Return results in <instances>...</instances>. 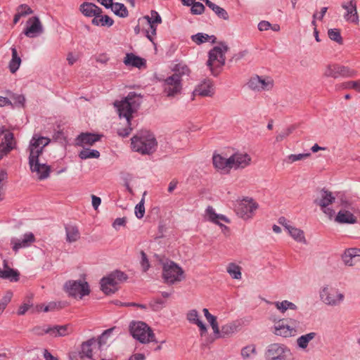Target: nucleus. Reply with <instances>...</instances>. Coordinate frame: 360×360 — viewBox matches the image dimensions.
<instances>
[{
	"instance_id": "1",
	"label": "nucleus",
	"mask_w": 360,
	"mask_h": 360,
	"mask_svg": "<svg viewBox=\"0 0 360 360\" xmlns=\"http://www.w3.org/2000/svg\"><path fill=\"white\" fill-rule=\"evenodd\" d=\"M51 140L48 137L34 134L32 137L28 150L29 165L32 172H35L39 179L42 180L49 177L51 168L46 163L39 162V157L42 154L44 148L48 146Z\"/></svg>"
},
{
	"instance_id": "2",
	"label": "nucleus",
	"mask_w": 360,
	"mask_h": 360,
	"mask_svg": "<svg viewBox=\"0 0 360 360\" xmlns=\"http://www.w3.org/2000/svg\"><path fill=\"white\" fill-rule=\"evenodd\" d=\"M141 98L135 92H129L127 96L120 101L115 102L120 117H124L127 124V127L120 128L117 130L119 136L122 137L128 136L131 130V119L132 114L136 112L141 105Z\"/></svg>"
},
{
	"instance_id": "3",
	"label": "nucleus",
	"mask_w": 360,
	"mask_h": 360,
	"mask_svg": "<svg viewBox=\"0 0 360 360\" xmlns=\"http://www.w3.org/2000/svg\"><path fill=\"white\" fill-rule=\"evenodd\" d=\"M131 141L133 150L142 155L153 153L158 145L155 136L148 131H139Z\"/></svg>"
},
{
	"instance_id": "4",
	"label": "nucleus",
	"mask_w": 360,
	"mask_h": 360,
	"mask_svg": "<svg viewBox=\"0 0 360 360\" xmlns=\"http://www.w3.org/2000/svg\"><path fill=\"white\" fill-rule=\"evenodd\" d=\"M129 331L132 337L142 344L157 342L153 330L143 321L131 322L129 325Z\"/></svg>"
},
{
	"instance_id": "5",
	"label": "nucleus",
	"mask_w": 360,
	"mask_h": 360,
	"mask_svg": "<svg viewBox=\"0 0 360 360\" xmlns=\"http://www.w3.org/2000/svg\"><path fill=\"white\" fill-rule=\"evenodd\" d=\"M265 360H293L291 349L285 344H269L264 352Z\"/></svg>"
},
{
	"instance_id": "6",
	"label": "nucleus",
	"mask_w": 360,
	"mask_h": 360,
	"mask_svg": "<svg viewBox=\"0 0 360 360\" xmlns=\"http://www.w3.org/2000/svg\"><path fill=\"white\" fill-rule=\"evenodd\" d=\"M127 276L121 271H115L101 281V288L106 294L114 293L118 290V286L127 279Z\"/></svg>"
},
{
	"instance_id": "7",
	"label": "nucleus",
	"mask_w": 360,
	"mask_h": 360,
	"mask_svg": "<svg viewBox=\"0 0 360 360\" xmlns=\"http://www.w3.org/2000/svg\"><path fill=\"white\" fill-rule=\"evenodd\" d=\"M229 48L226 44H221L220 46H214L209 52V59L207 62V66L213 75H217L215 68H221L225 64V53Z\"/></svg>"
},
{
	"instance_id": "8",
	"label": "nucleus",
	"mask_w": 360,
	"mask_h": 360,
	"mask_svg": "<svg viewBox=\"0 0 360 360\" xmlns=\"http://www.w3.org/2000/svg\"><path fill=\"white\" fill-rule=\"evenodd\" d=\"M335 197L333 195L332 192L321 189L318 193L314 200V203L320 207L321 210L329 217L332 219L335 215V210L328 206L334 202Z\"/></svg>"
},
{
	"instance_id": "9",
	"label": "nucleus",
	"mask_w": 360,
	"mask_h": 360,
	"mask_svg": "<svg viewBox=\"0 0 360 360\" xmlns=\"http://www.w3.org/2000/svg\"><path fill=\"white\" fill-rule=\"evenodd\" d=\"M64 290L69 296L82 299L83 297L90 293L89 285L84 281L70 280L64 284Z\"/></svg>"
},
{
	"instance_id": "10",
	"label": "nucleus",
	"mask_w": 360,
	"mask_h": 360,
	"mask_svg": "<svg viewBox=\"0 0 360 360\" xmlns=\"http://www.w3.org/2000/svg\"><path fill=\"white\" fill-rule=\"evenodd\" d=\"M184 273L183 269L174 262L169 261L163 264L162 277L168 284L181 281L184 278Z\"/></svg>"
},
{
	"instance_id": "11",
	"label": "nucleus",
	"mask_w": 360,
	"mask_h": 360,
	"mask_svg": "<svg viewBox=\"0 0 360 360\" xmlns=\"http://www.w3.org/2000/svg\"><path fill=\"white\" fill-rule=\"evenodd\" d=\"M357 72L347 66L340 65L338 64H329L326 66L323 71V76L326 77L338 78L342 77H354L356 76Z\"/></svg>"
},
{
	"instance_id": "12",
	"label": "nucleus",
	"mask_w": 360,
	"mask_h": 360,
	"mask_svg": "<svg viewBox=\"0 0 360 360\" xmlns=\"http://www.w3.org/2000/svg\"><path fill=\"white\" fill-rule=\"evenodd\" d=\"M321 300L328 306H338L344 300L345 296L337 289L324 286L320 291Z\"/></svg>"
},
{
	"instance_id": "13",
	"label": "nucleus",
	"mask_w": 360,
	"mask_h": 360,
	"mask_svg": "<svg viewBox=\"0 0 360 360\" xmlns=\"http://www.w3.org/2000/svg\"><path fill=\"white\" fill-rule=\"evenodd\" d=\"M258 208V204L253 199L243 198L238 205L236 212L241 218L248 219L252 217Z\"/></svg>"
},
{
	"instance_id": "14",
	"label": "nucleus",
	"mask_w": 360,
	"mask_h": 360,
	"mask_svg": "<svg viewBox=\"0 0 360 360\" xmlns=\"http://www.w3.org/2000/svg\"><path fill=\"white\" fill-rule=\"evenodd\" d=\"M181 80L178 75H172L164 81V92L167 97H174L181 94L182 90Z\"/></svg>"
},
{
	"instance_id": "15",
	"label": "nucleus",
	"mask_w": 360,
	"mask_h": 360,
	"mask_svg": "<svg viewBox=\"0 0 360 360\" xmlns=\"http://www.w3.org/2000/svg\"><path fill=\"white\" fill-rule=\"evenodd\" d=\"M341 6L345 11L343 15L345 21L349 23L359 25V20L356 8V1H345L342 3Z\"/></svg>"
},
{
	"instance_id": "16",
	"label": "nucleus",
	"mask_w": 360,
	"mask_h": 360,
	"mask_svg": "<svg viewBox=\"0 0 360 360\" xmlns=\"http://www.w3.org/2000/svg\"><path fill=\"white\" fill-rule=\"evenodd\" d=\"M248 85L250 89L261 91H269L272 89L273 80L269 78H264L258 75L253 76L249 80Z\"/></svg>"
},
{
	"instance_id": "17",
	"label": "nucleus",
	"mask_w": 360,
	"mask_h": 360,
	"mask_svg": "<svg viewBox=\"0 0 360 360\" xmlns=\"http://www.w3.org/2000/svg\"><path fill=\"white\" fill-rule=\"evenodd\" d=\"M251 160V157L246 153H235L231 155V169H244L250 165Z\"/></svg>"
},
{
	"instance_id": "18",
	"label": "nucleus",
	"mask_w": 360,
	"mask_h": 360,
	"mask_svg": "<svg viewBox=\"0 0 360 360\" xmlns=\"http://www.w3.org/2000/svg\"><path fill=\"white\" fill-rule=\"evenodd\" d=\"M35 241V237L31 232L26 233L22 238H12L11 243L12 249L15 252H18L21 248H25L30 246Z\"/></svg>"
},
{
	"instance_id": "19",
	"label": "nucleus",
	"mask_w": 360,
	"mask_h": 360,
	"mask_svg": "<svg viewBox=\"0 0 360 360\" xmlns=\"http://www.w3.org/2000/svg\"><path fill=\"white\" fill-rule=\"evenodd\" d=\"M274 333L284 338L294 336L296 333V330L292 326L286 323V321L279 320L275 323L274 326Z\"/></svg>"
},
{
	"instance_id": "20",
	"label": "nucleus",
	"mask_w": 360,
	"mask_h": 360,
	"mask_svg": "<svg viewBox=\"0 0 360 360\" xmlns=\"http://www.w3.org/2000/svg\"><path fill=\"white\" fill-rule=\"evenodd\" d=\"M214 94V88L213 82L211 79H205L200 84H198L194 91V95H198L202 97H211Z\"/></svg>"
},
{
	"instance_id": "21",
	"label": "nucleus",
	"mask_w": 360,
	"mask_h": 360,
	"mask_svg": "<svg viewBox=\"0 0 360 360\" xmlns=\"http://www.w3.org/2000/svg\"><path fill=\"white\" fill-rule=\"evenodd\" d=\"M16 145L13 133H8L5 136V141H3V139L0 141V160L15 149Z\"/></svg>"
},
{
	"instance_id": "22",
	"label": "nucleus",
	"mask_w": 360,
	"mask_h": 360,
	"mask_svg": "<svg viewBox=\"0 0 360 360\" xmlns=\"http://www.w3.org/2000/svg\"><path fill=\"white\" fill-rule=\"evenodd\" d=\"M27 23L31 25L28 26L24 31V34L28 37H34L37 35L43 32L42 25L39 18L37 16L32 17L29 19Z\"/></svg>"
},
{
	"instance_id": "23",
	"label": "nucleus",
	"mask_w": 360,
	"mask_h": 360,
	"mask_svg": "<svg viewBox=\"0 0 360 360\" xmlns=\"http://www.w3.org/2000/svg\"><path fill=\"white\" fill-rule=\"evenodd\" d=\"M212 161L214 167L223 173L227 174L231 169V156L229 158H225L221 155H214Z\"/></svg>"
},
{
	"instance_id": "24",
	"label": "nucleus",
	"mask_w": 360,
	"mask_h": 360,
	"mask_svg": "<svg viewBox=\"0 0 360 360\" xmlns=\"http://www.w3.org/2000/svg\"><path fill=\"white\" fill-rule=\"evenodd\" d=\"M100 140V136L91 133H82L76 139L77 146L84 147V146H92L96 141Z\"/></svg>"
},
{
	"instance_id": "25",
	"label": "nucleus",
	"mask_w": 360,
	"mask_h": 360,
	"mask_svg": "<svg viewBox=\"0 0 360 360\" xmlns=\"http://www.w3.org/2000/svg\"><path fill=\"white\" fill-rule=\"evenodd\" d=\"M80 11L87 17H99L102 10L93 3L84 2L80 5Z\"/></svg>"
},
{
	"instance_id": "26",
	"label": "nucleus",
	"mask_w": 360,
	"mask_h": 360,
	"mask_svg": "<svg viewBox=\"0 0 360 360\" xmlns=\"http://www.w3.org/2000/svg\"><path fill=\"white\" fill-rule=\"evenodd\" d=\"M205 214L209 221L220 226H224V225L219 222V220L224 221L226 223H230V220L226 216L223 214H217L215 212L214 209L211 206L207 207V208L205 210ZM224 227L226 229L227 228L226 226H224Z\"/></svg>"
},
{
	"instance_id": "27",
	"label": "nucleus",
	"mask_w": 360,
	"mask_h": 360,
	"mask_svg": "<svg viewBox=\"0 0 360 360\" xmlns=\"http://www.w3.org/2000/svg\"><path fill=\"white\" fill-rule=\"evenodd\" d=\"M4 269L0 271V278L9 280L11 282H16L19 280L20 274L17 270L8 266L7 262L4 261Z\"/></svg>"
},
{
	"instance_id": "28",
	"label": "nucleus",
	"mask_w": 360,
	"mask_h": 360,
	"mask_svg": "<svg viewBox=\"0 0 360 360\" xmlns=\"http://www.w3.org/2000/svg\"><path fill=\"white\" fill-rule=\"evenodd\" d=\"M316 335V333L311 332L300 336L296 340L297 347L304 351L307 350L309 342L313 340Z\"/></svg>"
},
{
	"instance_id": "29",
	"label": "nucleus",
	"mask_w": 360,
	"mask_h": 360,
	"mask_svg": "<svg viewBox=\"0 0 360 360\" xmlns=\"http://www.w3.org/2000/svg\"><path fill=\"white\" fill-rule=\"evenodd\" d=\"M285 228L295 240L298 243L306 244L307 240L302 230L290 225H285Z\"/></svg>"
},
{
	"instance_id": "30",
	"label": "nucleus",
	"mask_w": 360,
	"mask_h": 360,
	"mask_svg": "<svg viewBox=\"0 0 360 360\" xmlns=\"http://www.w3.org/2000/svg\"><path fill=\"white\" fill-rule=\"evenodd\" d=\"M51 335L53 337H62L70 334L72 328L70 324L51 326Z\"/></svg>"
},
{
	"instance_id": "31",
	"label": "nucleus",
	"mask_w": 360,
	"mask_h": 360,
	"mask_svg": "<svg viewBox=\"0 0 360 360\" xmlns=\"http://www.w3.org/2000/svg\"><path fill=\"white\" fill-rule=\"evenodd\" d=\"M335 220L340 224H354L356 221L354 214L347 210L339 211Z\"/></svg>"
},
{
	"instance_id": "32",
	"label": "nucleus",
	"mask_w": 360,
	"mask_h": 360,
	"mask_svg": "<svg viewBox=\"0 0 360 360\" xmlns=\"http://www.w3.org/2000/svg\"><path fill=\"white\" fill-rule=\"evenodd\" d=\"M198 312L195 309L190 310L186 315L187 319L192 323L196 324L201 331V335L207 332L205 325L198 318Z\"/></svg>"
},
{
	"instance_id": "33",
	"label": "nucleus",
	"mask_w": 360,
	"mask_h": 360,
	"mask_svg": "<svg viewBox=\"0 0 360 360\" xmlns=\"http://www.w3.org/2000/svg\"><path fill=\"white\" fill-rule=\"evenodd\" d=\"M12 57L8 64V68L11 73H15L20 68L21 64V58L18 56L15 47L11 48Z\"/></svg>"
},
{
	"instance_id": "34",
	"label": "nucleus",
	"mask_w": 360,
	"mask_h": 360,
	"mask_svg": "<svg viewBox=\"0 0 360 360\" xmlns=\"http://www.w3.org/2000/svg\"><path fill=\"white\" fill-rule=\"evenodd\" d=\"M124 63L126 65H131L140 68L145 65V60L135 56L133 53H127L124 58Z\"/></svg>"
},
{
	"instance_id": "35",
	"label": "nucleus",
	"mask_w": 360,
	"mask_h": 360,
	"mask_svg": "<svg viewBox=\"0 0 360 360\" xmlns=\"http://www.w3.org/2000/svg\"><path fill=\"white\" fill-rule=\"evenodd\" d=\"M96 342V340L94 338H91L82 344L80 352L82 356H86L89 359L92 357L93 353L91 347Z\"/></svg>"
},
{
	"instance_id": "36",
	"label": "nucleus",
	"mask_w": 360,
	"mask_h": 360,
	"mask_svg": "<svg viewBox=\"0 0 360 360\" xmlns=\"http://www.w3.org/2000/svg\"><path fill=\"white\" fill-rule=\"evenodd\" d=\"M66 239L69 243L77 241L80 238V233L77 227L75 226H68L65 227Z\"/></svg>"
},
{
	"instance_id": "37",
	"label": "nucleus",
	"mask_w": 360,
	"mask_h": 360,
	"mask_svg": "<svg viewBox=\"0 0 360 360\" xmlns=\"http://www.w3.org/2000/svg\"><path fill=\"white\" fill-rule=\"evenodd\" d=\"M205 4L211 8L219 18L224 20L229 19V15L226 10L223 8L219 7V6L214 4L210 0H205Z\"/></svg>"
},
{
	"instance_id": "38",
	"label": "nucleus",
	"mask_w": 360,
	"mask_h": 360,
	"mask_svg": "<svg viewBox=\"0 0 360 360\" xmlns=\"http://www.w3.org/2000/svg\"><path fill=\"white\" fill-rule=\"evenodd\" d=\"M227 273L233 279H241V267L235 263H230L228 264L226 268Z\"/></svg>"
},
{
	"instance_id": "39",
	"label": "nucleus",
	"mask_w": 360,
	"mask_h": 360,
	"mask_svg": "<svg viewBox=\"0 0 360 360\" xmlns=\"http://www.w3.org/2000/svg\"><path fill=\"white\" fill-rule=\"evenodd\" d=\"M192 40L197 44H200L205 41L211 40L212 43H214L216 37L214 35H208L204 33H198L192 36Z\"/></svg>"
},
{
	"instance_id": "40",
	"label": "nucleus",
	"mask_w": 360,
	"mask_h": 360,
	"mask_svg": "<svg viewBox=\"0 0 360 360\" xmlns=\"http://www.w3.org/2000/svg\"><path fill=\"white\" fill-rule=\"evenodd\" d=\"M277 309L281 312L284 313L288 309L296 310L297 306L288 300H283L282 302H275L274 303Z\"/></svg>"
},
{
	"instance_id": "41",
	"label": "nucleus",
	"mask_w": 360,
	"mask_h": 360,
	"mask_svg": "<svg viewBox=\"0 0 360 360\" xmlns=\"http://www.w3.org/2000/svg\"><path fill=\"white\" fill-rule=\"evenodd\" d=\"M79 157L82 160L98 158L100 157V153L97 150L84 148L79 152Z\"/></svg>"
},
{
	"instance_id": "42",
	"label": "nucleus",
	"mask_w": 360,
	"mask_h": 360,
	"mask_svg": "<svg viewBox=\"0 0 360 360\" xmlns=\"http://www.w3.org/2000/svg\"><path fill=\"white\" fill-rule=\"evenodd\" d=\"M360 88V81H349L345 82L341 84L336 85L337 90H342V89H354L359 91V89Z\"/></svg>"
},
{
	"instance_id": "43",
	"label": "nucleus",
	"mask_w": 360,
	"mask_h": 360,
	"mask_svg": "<svg viewBox=\"0 0 360 360\" xmlns=\"http://www.w3.org/2000/svg\"><path fill=\"white\" fill-rule=\"evenodd\" d=\"M111 9L115 15L120 17L125 18L128 16V11L123 4L114 3Z\"/></svg>"
},
{
	"instance_id": "44",
	"label": "nucleus",
	"mask_w": 360,
	"mask_h": 360,
	"mask_svg": "<svg viewBox=\"0 0 360 360\" xmlns=\"http://www.w3.org/2000/svg\"><path fill=\"white\" fill-rule=\"evenodd\" d=\"M143 18L146 20L148 24L159 25L162 22L159 13L154 10L150 11V15H145Z\"/></svg>"
},
{
	"instance_id": "45",
	"label": "nucleus",
	"mask_w": 360,
	"mask_h": 360,
	"mask_svg": "<svg viewBox=\"0 0 360 360\" xmlns=\"http://www.w3.org/2000/svg\"><path fill=\"white\" fill-rule=\"evenodd\" d=\"M328 35L330 39L335 41L338 44L341 45L343 44V39L341 36L340 30L336 28L329 29L328 31Z\"/></svg>"
},
{
	"instance_id": "46",
	"label": "nucleus",
	"mask_w": 360,
	"mask_h": 360,
	"mask_svg": "<svg viewBox=\"0 0 360 360\" xmlns=\"http://www.w3.org/2000/svg\"><path fill=\"white\" fill-rule=\"evenodd\" d=\"M310 155H311V154L309 153H300V154H291V155H288L285 158V161L288 164H292V163H293L295 162L300 161V160H302L303 159L307 158Z\"/></svg>"
},
{
	"instance_id": "47",
	"label": "nucleus",
	"mask_w": 360,
	"mask_h": 360,
	"mask_svg": "<svg viewBox=\"0 0 360 360\" xmlns=\"http://www.w3.org/2000/svg\"><path fill=\"white\" fill-rule=\"evenodd\" d=\"M174 73L173 75H178V76L181 79L184 75H188L190 72V70L187 65L181 63H179L175 65L174 68Z\"/></svg>"
},
{
	"instance_id": "48",
	"label": "nucleus",
	"mask_w": 360,
	"mask_h": 360,
	"mask_svg": "<svg viewBox=\"0 0 360 360\" xmlns=\"http://www.w3.org/2000/svg\"><path fill=\"white\" fill-rule=\"evenodd\" d=\"M352 252H354L353 250L349 248L345 251L342 256L343 262L347 266L354 265L353 259L355 258V256Z\"/></svg>"
},
{
	"instance_id": "49",
	"label": "nucleus",
	"mask_w": 360,
	"mask_h": 360,
	"mask_svg": "<svg viewBox=\"0 0 360 360\" xmlns=\"http://www.w3.org/2000/svg\"><path fill=\"white\" fill-rule=\"evenodd\" d=\"M114 328L105 330L98 338V344L99 347L101 348L103 346L105 345L108 343V338L112 333Z\"/></svg>"
},
{
	"instance_id": "50",
	"label": "nucleus",
	"mask_w": 360,
	"mask_h": 360,
	"mask_svg": "<svg viewBox=\"0 0 360 360\" xmlns=\"http://www.w3.org/2000/svg\"><path fill=\"white\" fill-rule=\"evenodd\" d=\"M51 331L50 326H35L32 329V332L36 335H43L44 334L51 335Z\"/></svg>"
},
{
	"instance_id": "51",
	"label": "nucleus",
	"mask_w": 360,
	"mask_h": 360,
	"mask_svg": "<svg viewBox=\"0 0 360 360\" xmlns=\"http://www.w3.org/2000/svg\"><path fill=\"white\" fill-rule=\"evenodd\" d=\"M37 311H43L44 312H48L51 311H53L56 309L60 308V303H57L55 302H51L47 305H39L37 307Z\"/></svg>"
},
{
	"instance_id": "52",
	"label": "nucleus",
	"mask_w": 360,
	"mask_h": 360,
	"mask_svg": "<svg viewBox=\"0 0 360 360\" xmlns=\"http://www.w3.org/2000/svg\"><path fill=\"white\" fill-rule=\"evenodd\" d=\"M256 354V347L254 345H248L241 349V356L243 359H248L252 354Z\"/></svg>"
},
{
	"instance_id": "53",
	"label": "nucleus",
	"mask_w": 360,
	"mask_h": 360,
	"mask_svg": "<svg viewBox=\"0 0 360 360\" xmlns=\"http://www.w3.org/2000/svg\"><path fill=\"white\" fill-rule=\"evenodd\" d=\"M295 129V127L293 126H291L290 127H288L285 129H283L282 131H281L276 136V141L277 142L282 141L284 139L288 137L290 134H291Z\"/></svg>"
},
{
	"instance_id": "54",
	"label": "nucleus",
	"mask_w": 360,
	"mask_h": 360,
	"mask_svg": "<svg viewBox=\"0 0 360 360\" xmlns=\"http://www.w3.org/2000/svg\"><path fill=\"white\" fill-rule=\"evenodd\" d=\"M145 214V207H144V198H142L139 204H137L135 207V214L138 219H141L143 217Z\"/></svg>"
},
{
	"instance_id": "55",
	"label": "nucleus",
	"mask_w": 360,
	"mask_h": 360,
	"mask_svg": "<svg viewBox=\"0 0 360 360\" xmlns=\"http://www.w3.org/2000/svg\"><path fill=\"white\" fill-rule=\"evenodd\" d=\"M13 293L11 291L6 292L5 295L0 300V308L4 311L8 304L11 302Z\"/></svg>"
},
{
	"instance_id": "56",
	"label": "nucleus",
	"mask_w": 360,
	"mask_h": 360,
	"mask_svg": "<svg viewBox=\"0 0 360 360\" xmlns=\"http://www.w3.org/2000/svg\"><path fill=\"white\" fill-rule=\"evenodd\" d=\"M191 13L195 15L202 14L205 11V6L200 2H193L191 4Z\"/></svg>"
},
{
	"instance_id": "57",
	"label": "nucleus",
	"mask_w": 360,
	"mask_h": 360,
	"mask_svg": "<svg viewBox=\"0 0 360 360\" xmlns=\"http://www.w3.org/2000/svg\"><path fill=\"white\" fill-rule=\"evenodd\" d=\"M165 301L162 299H155L153 301L150 302V306L151 307L153 311H160L165 307Z\"/></svg>"
},
{
	"instance_id": "58",
	"label": "nucleus",
	"mask_w": 360,
	"mask_h": 360,
	"mask_svg": "<svg viewBox=\"0 0 360 360\" xmlns=\"http://www.w3.org/2000/svg\"><path fill=\"white\" fill-rule=\"evenodd\" d=\"M17 12L22 17L29 14H32L33 11L26 4H21L17 8Z\"/></svg>"
},
{
	"instance_id": "59",
	"label": "nucleus",
	"mask_w": 360,
	"mask_h": 360,
	"mask_svg": "<svg viewBox=\"0 0 360 360\" xmlns=\"http://www.w3.org/2000/svg\"><path fill=\"white\" fill-rule=\"evenodd\" d=\"M149 28L146 31V37L147 38L154 44L153 41V36L156 35L157 25L153 24H148Z\"/></svg>"
},
{
	"instance_id": "60",
	"label": "nucleus",
	"mask_w": 360,
	"mask_h": 360,
	"mask_svg": "<svg viewBox=\"0 0 360 360\" xmlns=\"http://www.w3.org/2000/svg\"><path fill=\"white\" fill-rule=\"evenodd\" d=\"M206 319L211 325L214 333L216 334H218L219 333V329L218 323L217 322L216 316H214L212 314L211 316H208V317Z\"/></svg>"
},
{
	"instance_id": "61",
	"label": "nucleus",
	"mask_w": 360,
	"mask_h": 360,
	"mask_svg": "<svg viewBox=\"0 0 360 360\" xmlns=\"http://www.w3.org/2000/svg\"><path fill=\"white\" fill-rule=\"evenodd\" d=\"M236 330V326L233 323H228L221 327V332L224 335H229L234 333Z\"/></svg>"
},
{
	"instance_id": "62",
	"label": "nucleus",
	"mask_w": 360,
	"mask_h": 360,
	"mask_svg": "<svg viewBox=\"0 0 360 360\" xmlns=\"http://www.w3.org/2000/svg\"><path fill=\"white\" fill-rule=\"evenodd\" d=\"M141 264L143 271L146 272L150 267L149 262L147 258L146 254L143 251H141Z\"/></svg>"
},
{
	"instance_id": "63",
	"label": "nucleus",
	"mask_w": 360,
	"mask_h": 360,
	"mask_svg": "<svg viewBox=\"0 0 360 360\" xmlns=\"http://www.w3.org/2000/svg\"><path fill=\"white\" fill-rule=\"evenodd\" d=\"M11 98L13 100L15 105L23 106L25 102V98L22 95L13 94Z\"/></svg>"
},
{
	"instance_id": "64",
	"label": "nucleus",
	"mask_w": 360,
	"mask_h": 360,
	"mask_svg": "<svg viewBox=\"0 0 360 360\" xmlns=\"http://www.w3.org/2000/svg\"><path fill=\"white\" fill-rule=\"evenodd\" d=\"M99 21L101 22V25L102 26L108 25L109 27L112 25L114 22L113 20L108 15L101 16V18H99Z\"/></svg>"
}]
</instances>
